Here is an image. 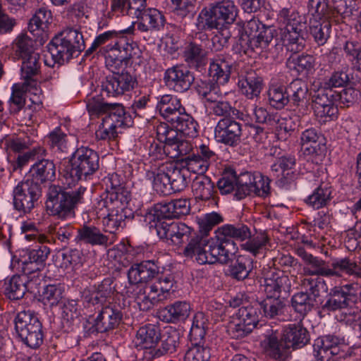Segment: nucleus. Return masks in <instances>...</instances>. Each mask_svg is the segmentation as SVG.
Here are the masks:
<instances>
[{"mask_svg":"<svg viewBox=\"0 0 361 361\" xmlns=\"http://www.w3.org/2000/svg\"><path fill=\"white\" fill-rule=\"evenodd\" d=\"M33 278L26 275H13L5 282V295L12 300H18L23 298L27 291L32 292L35 286L39 283V277Z\"/></svg>","mask_w":361,"mask_h":361,"instance_id":"obj_18","label":"nucleus"},{"mask_svg":"<svg viewBox=\"0 0 361 361\" xmlns=\"http://www.w3.org/2000/svg\"><path fill=\"white\" fill-rule=\"evenodd\" d=\"M231 63L221 56H217L209 65V75L217 85L228 82L231 75Z\"/></svg>","mask_w":361,"mask_h":361,"instance_id":"obj_36","label":"nucleus"},{"mask_svg":"<svg viewBox=\"0 0 361 361\" xmlns=\"http://www.w3.org/2000/svg\"><path fill=\"white\" fill-rule=\"evenodd\" d=\"M242 245L243 250L257 255L268 243L269 238L265 233H260Z\"/></svg>","mask_w":361,"mask_h":361,"instance_id":"obj_62","label":"nucleus"},{"mask_svg":"<svg viewBox=\"0 0 361 361\" xmlns=\"http://www.w3.org/2000/svg\"><path fill=\"white\" fill-rule=\"evenodd\" d=\"M252 259L247 256H239L235 262L229 266L230 276L238 281L247 278L254 267Z\"/></svg>","mask_w":361,"mask_h":361,"instance_id":"obj_41","label":"nucleus"},{"mask_svg":"<svg viewBox=\"0 0 361 361\" xmlns=\"http://www.w3.org/2000/svg\"><path fill=\"white\" fill-rule=\"evenodd\" d=\"M257 308L252 305L243 306L239 308L237 322L231 328V336L240 339L250 334L259 322Z\"/></svg>","mask_w":361,"mask_h":361,"instance_id":"obj_14","label":"nucleus"},{"mask_svg":"<svg viewBox=\"0 0 361 361\" xmlns=\"http://www.w3.org/2000/svg\"><path fill=\"white\" fill-rule=\"evenodd\" d=\"M216 235L223 245L230 243L231 248L233 250V257L238 250L233 240L244 241L251 237L252 233L250 228L247 224L237 222L221 226L216 230Z\"/></svg>","mask_w":361,"mask_h":361,"instance_id":"obj_16","label":"nucleus"},{"mask_svg":"<svg viewBox=\"0 0 361 361\" xmlns=\"http://www.w3.org/2000/svg\"><path fill=\"white\" fill-rule=\"evenodd\" d=\"M330 338H317L313 345L314 356L317 361H338L344 357V353H340L336 345L331 343Z\"/></svg>","mask_w":361,"mask_h":361,"instance_id":"obj_24","label":"nucleus"},{"mask_svg":"<svg viewBox=\"0 0 361 361\" xmlns=\"http://www.w3.org/2000/svg\"><path fill=\"white\" fill-rule=\"evenodd\" d=\"M255 173L244 172L239 176L236 175L237 188L235 192V197L237 200H242L248 195H252V191L255 190L253 188L255 183Z\"/></svg>","mask_w":361,"mask_h":361,"instance_id":"obj_50","label":"nucleus"},{"mask_svg":"<svg viewBox=\"0 0 361 361\" xmlns=\"http://www.w3.org/2000/svg\"><path fill=\"white\" fill-rule=\"evenodd\" d=\"M164 80L167 85L175 84L182 90H188L192 85L194 77L183 65L174 66L168 68L164 74Z\"/></svg>","mask_w":361,"mask_h":361,"instance_id":"obj_27","label":"nucleus"},{"mask_svg":"<svg viewBox=\"0 0 361 361\" xmlns=\"http://www.w3.org/2000/svg\"><path fill=\"white\" fill-rule=\"evenodd\" d=\"M311 23L310 34L318 45H324L330 36L331 28L330 23L328 21H323L322 23L315 21Z\"/></svg>","mask_w":361,"mask_h":361,"instance_id":"obj_59","label":"nucleus"},{"mask_svg":"<svg viewBox=\"0 0 361 361\" xmlns=\"http://www.w3.org/2000/svg\"><path fill=\"white\" fill-rule=\"evenodd\" d=\"M101 84L99 90H130L136 88L137 82L130 74L122 72L106 76L102 79Z\"/></svg>","mask_w":361,"mask_h":361,"instance_id":"obj_25","label":"nucleus"},{"mask_svg":"<svg viewBox=\"0 0 361 361\" xmlns=\"http://www.w3.org/2000/svg\"><path fill=\"white\" fill-rule=\"evenodd\" d=\"M259 310L267 319H274L283 313L285 304L283 301L276 297H266L258 302Z\"/></svg>","mask_w":361,"mask_h":361,"instance_id":"obj_44","label":"nucleus"},{"mask_svg":"<svg viewBox=\"0 0 361 361\" xmlns=\"http://www.w3.org/2000/svg\"><path fill=\"white\" fill-rule=\"evenodd\" d=\"M22 341L31 348H37L44 341L42 323L37 324L18 334Z\"/></svg>","mask_w":361,"mask_h":361,"instance_id":"obj_49","label":"nucleus"},{"mask_svg":"<svg viewBox=\"0 0 361 361\" xmlns=\"http://www.w3.org/2000/svg\"><path fill=\"white\" fill-rule=\"evenodd\" d=\"M276 21L280 26L279 40L287 51L300 52L305 48V39L301 32L305 27L304 17L292 6L282 8L277 13Z\"/></svg>","mask_w":361,"mask_h":361,"instance_id":"obj_2","label":"nucleus"},{"mask_svg":"<svg viewBox=\"0 0 361 361\" xmlns=\"http://www.w3.org/2000/svg\"><path fill=\"white\" fill-rule=\"evenodd\" d=\"M32 178L41 183L52 181L56 176V166L53 161L42 159L36 161L30 171Z\"/></svg>","mask_w":361,"mask_h":361,"instance_id":"obj_34","label":"nucleus"},{"mask_svg":"<svg viewBox=\"0 0 361 361\" xmlns=\"http://www.w3.org/2000/svg\"><path fill=\"white\" fill-rule=\"evenodd\" d=\"M302 288L314 300L320 297L322 291H326L327 286L325 281L321 277L302 276L300 281Z\"/></svg>","mask_w":361,"mask_h":361,"instance_id":"obj_52","label":"nucleus"},{"mask_svg":"<svg viewBox=\"0 0 361 361\" xmlns=\"http://www.w3.org/2000/svg\"><path fill=\"white\" fill-rule=\"evenodd\" d=\"M282 334L290 348L293 349L301 348L310 341L309 332L300 324H290Z\"/></svg>","mask_w":361,"mask_h":361,"instance_id":"obj_32","label":"nucleus"},{"mask_svg":"<svg viewBox=\"0 0 361 361\" xmlns=\"http://www.w3.org/2000/svg\"><path fill=\"white\" fill-rule=\"evenodd\" d=\"M207 319L202 312L197 313L192 321V324L190 331V338L192 343H200L202 344V341L206 335Z\"/></svg>","mask_w":361,"mask_h":361,"instance_id":"obj_56","label":"nucleus"},{"mask_svg":"<svg viewBox=\"0 0 361 361\" xmlns=\"http://www.w3.org/2000/svg\"><path fill=\"white\" fill-rule=\"evenodd\" d=\"M338 92H314L312 95L314 112L321 118L333 119L337 114L336 96ZM323 121H326L324 119Z\"/></svg>","mask_w":361,"mask_h":361,"instance_id":"obj_19","label":"nucleus"},{"mask_svg":"<svg viewBox=\"0 0 361 361\" xmlns=\"http://www.w3.org/2000/svg\"><path fill=\"white\" fill-rule=\"evenodd\" d=\"M264 292L266 297H276L281 298L282 293H288L290 290V281L288 276L283 274L272 273L270 276L264 279Z\"/></svg>","mask_w":361,"mask_h":361,"instance_id":"obj_26","label":"nucleus"},{"mask_svg":"<svg viewBox=\"0 0 361 361\" xmlns=\"http://www.w3.org/2000/svg\"><path fill=\"white\" fill-rule=\"evenodd\" d=\"M192 190L195 198L209 200L214 195V184L208 176L197 175L192 180Z\"/></svg>","mask_w":361,"mask_h":361,"instance_id":"obj_39","label":"nucleus"},{"mask_svg":"<svg viewBox=\"0 0 361 361\" xmlns=\"http://www.w3.org/2000/svg\"><path fill=\"white\" fill-rule=\"evenodd\" d=\"M160 328L154 324H149L139 329L136 335V345L141 348L155 349L157 343L161 341Z\"/></svg>","mask_w":361,"mask_h":361,"instance_id":"obj_28","label":"nucleus"},{"mask_svg":"<svg viewBox=\"0 0 361 361\" xmlns=\"http://www.w3.org/2000/svg\"><path fill=\"white\" fill-rule=\"evenodd\" d=\"M122 319L121 311L115 305H108L102 308L94 320L97 332L104 333L117 327Z\"/></svg>","mask_w":361,"mask_h":361,"instance_id":"obj_21","label":"nucleus"},{"mask_svg":"<svg viewBox=\"0 0 361 361\" xmlns=\"http://www.w3.org/2000/svg\"><path fill=\"white\" fill-rule=\"evenodd\" d=\"M169 172V163L166 161L159 164L157 168L150 173L154 179L153 188L161 195L165 196L173 193Z\"/></svg>","mask_w":361,"mask_h":361,"instance_id":"obj_31","label":"nucleus"},{"mask_svg":"<svg viewBox=\"0 0 361 361\" xmlns=\"http://www.w3.org/2000/svg\"><path fill=\"white\" fill-rule=\"evenodd\" d=\"M106 68L116 75L123 71L126 65V56L117 46L109 44L102 48Z\"/></svg>","mask_w":361,"mask_h":361,"instance_id":"obj_30","label":"nucleus"},{"mask_svg":"<svg viewBox=\"0 0 361 361\" xmlns=\"http://www.w3.org/2000/svg\"><path fill=\"white\" fill-rule=\"evenodd\" d=\"M135 17L139 20L137 29L141 32L158 31L164 26V16L156 8H147Z\"/></svg>","mask_w":361,"mask_h":361,"instance_id":"obj_22","label":"nucleus"},{"mask_svg":"<svg viewBox=\"0 0 361 361\" xmlns=\"http://www.w3.org/2000/svg\"><path fill=\"white\" fill-rule=\"evenodd\" d=\"M75 240L90 244L92 246L108 247L111 245L109 236L102 233L100 229L94 226L85 225L79 228L75 236Z\"/></svg>","mask_w":361,"mask_h":361,"instance_id":"obj_29","label":"nucleus"},{"mask_svg":"<svg viewBox=\"0 0 361 361\" xmlns=\"http://www.w3.org/2000/svg\"><path fill=\"white\" fill-rule=\"evenodd\" d=\"M232 252L230 243L223 245L216 235L214 238H209L203 246L197 262L200 264L216 262L226 264L232 259Z\"/></svg>","mask_w":361,"mask_h":361,"instance_id":"obj_11","label":"nucleus"},{"mask_svg":"<svg viewBox=\"0 0 361 361\" xmlns=\"http://www.w3.org/2000/svg\"><path fill=\"white\" fill-rule=\"evenodd\" d=\"M356 288L354 284H346L342 286H335L331 289L330 297L321 307V312L330 314L332 312L341 310L350 305V302L357 299Z\"/></svg>","mask_w":361,"mask_h":361,"instance_id":"obj_13","label":"nucleus"},{"mask_svg":"<svg viewBox=\"0 0 361 361\" xmlns=\"http://www.w3.org/2000/svg\"><path fill=\"white\" fill-rule=\"evenodd\" d=\"M241 135V125L234 118L220 119L214 128L216 141L231 147H235L240 142Z\"/></svg>","mask_w":361,"mask_h":361,"instance_id":"obj_15","label":"nucleus"},{"mask_svg":"<svg viewBox=\"0 0 361 361\" xmlns=\"http://www.w3.org/2000/svg\"><path fill=\"white\" fill-rule=\"evenodd\" d=\"M99 155L95 151L81 147L73 154L67 173L73 181L86 178L99 169Z\"/></svg>","mask_w":361,"mask_h":361,"instance_id":"obj_8","label":"nucleus"},{"mask_svg":"<svg viewBox=\"0 0 361 361\" xmlns=\"http://www.w3.org/2000/svg\"><path fill=\"white\" fill-rule=\"evenodd\" d=\"M317 304L314 298L303 291L295 293L291 298L292 307L302 316L306 315Z\"/></svg>","mask_w":361,"mask_h":361,"instance_id":"obj_53","label":"nucleus"},{"mask_svg":"<svg viewBox=\"0 0 361 361\" xmlns=\"http://www.w3.org/2000/svg\"><path fill=\"white\" fill-rule=\"evenodd\" d=\"M209 238L208 235L202 233L190 236L183 251L184 257L194 259L197 262L203 246L206 245Z\"/></svg>","mask_w":361,"mask_h":361,"instance_id":"obj_51","label":"nucleus"},{"mask_svg":"<svg viewBox=\"0 0 361 361\" xmlns=\"http://www.w3.org/2000/svg\"><path fill=\"white\" fill-rule=\"evenodd\" d=\"M52 18L51 13L44 7L37 9L30 20L29 31L36 37H43Z\"/></svg>","mask_w":361,"mask_h":361,"instance_id":"obj_35","label":"nucleus"},{"mask_svg":"<svg viewBox=\"0 0 361 361\" xmlns=\"http://www.w3.org/2000/svg\"><path fill=\"white\" fill-rule=\"evenodd\" d=\"M86 105L90 116H104L103 120L118 129L128 127L133 123L130 115L126 113L123 104L109 102L101 94L88 95Z\"/></svg>","mask_w":361,"mask_h":361,"instance_id":"obj_5","label":"nucleus"},{"mask_svg":"<svg viewBox=\"0 0 361 361\" xmlns=\"http://www.w3.org/2000/svg\"><path fill=\"white\" fill-rule=\"evenodd\" d=\"M14 59L19 60L35 53L34 41L27 33H20L11 44Z\"/></svg>","mask_w":361,"mask_h":361,"instance_id":"obj_40","label":"nucleus"},{"mask_svg":"<svg viewBox=\"0 0 361 361\" xmlns=\"http://www.w3.org/2000/svg\"><path fill=\"white\" fill-rule=\"evenodd\" d=\"M264 337L262 343L266 355L276 361H286L290 357V348L283 334L278 329L267 326Z\"/></svg>","mask_w":361,"mask_h":361,"instance_id":"obj_12","label":"nucleus"},{"mask_svg":"<svg viewBox=\"0 0 361 361\" xmlns=\"http://www.w3.org/2000/svg\"><path fill=\"white\" fill-rule=\"evenodd\" d=\"M130 199V192L126 189L109 190L106 189L105 197L99 202V206L107 210H119L130 212L126 205Z\"/></svg>","mask_w":361,"mask_h":361,"instance_id":"obj_23","label":"nucleus"},{"mask_svg":"<svg viewBox=\"0 0 361 361\" xmlns=\"http://www.w3.org/2000/svg\"><path fill=\"white\" fill-rule=\"evenodd\" d=\"M190 312V304L185 301H176L159 311V317L166 322L184 320Z\"/></svg>","mask_w":361,"mask_h":361,"instance_id":"obj_33","label":"nucleus"},{"mask_svg":"<svg viewBox=\"0 0 361 361\" xmlns=\"http://www.w3.org/2000/svg\"><path fill=\"white\" fill-rule=\"evenodd\" d=\"M133 31L134 23L128 28L121 30L119 32L115 30H109L97 35L92 43L90 47L86 51L85 56L91 54L98 47L106 43H108V44H112V45H115L118 41V39L122 38V36H121V33L132 34L133 33Z\"/></svg>","mask_w":361,"mask_h":361,"instance_id":"obj_37","label":"nucleus"},{"mask_svg":"<svg viewBox=\"0 0 361 361\" xmlns=\"http://www.w3.org/2000/svg\"><path fill=\"white\" fill-rule=\"evenodd\" d=\"M169 163L170 169L169 176L172 192H176L183 190L188 185L190 181L188 170L184 167H178L173 162Z\"/></svg>","mask_w":361,"mask_h":361,"instance_id":"obj_43","label":"nucleus"},{"mask_svg":"<svg viewBox=\"0 0 361 361\" xmlns=\"http://www.w3.org/2000/svg\"><path fill=\"white\" fill-rule=\"evenodd\" d=\"M238 9L233 1L224 0L203 8L198 15L197 25L200 30L227 27L235 20Z\"/></svg>","mask_w":361,"mask_h":361,"instance_id":"obj_6","label":"nucleus"},{"mask_svg":"<svg viewBox=\"0 0 361 361\" xmlns=\"http://www.w3.org/2000/svg\"><path fill=\"white\" fill-rule=\"evenodd\" d=\"M42 195L39 183L27 178L19 182L12 190L13 207L20 214H30Z\"/></svg>","mask_w":361,"mask_h":361,"instance_id":"obj_9","label":"nucleus"},{"mask_svg":"<svg viewBox=\"0 0 361 361\" xmlns=\"http://www.w3.org/2000/svg\"><path fill=\"white\" fill-rule=\"evenodd\" d=\"M332 189L329 183L322 182L310 195L306 202L314 209L322 208L331 199Z\"/></svg>","mask_w":361,"mask_h":361,"instance_id":"obj_42","label":"nucleus"},{"mask_svg":"<svg viewBox=\"0 0 361 361\" xmlns=\"http://www.w3.org/2000/svg\"><path fill=\"white\" fill-rule=\"evenodd\" d=\"M159 273V267L154 260L133 264L128 271L130 283H142L153 281Z\"/></svg>","mask_w":361,"mask_h":361,"instance_id":"obj_20","label":"nucleus"},{"mask_svg":"<svg viewBox=\"0 0 361 361\" xmlns=\"http://www.w3.org/2000/svg\"><path fill=\"white\" fill-rule=\"evenodd\" d=\"M107 211V215L102 219V224L106 232L114 233L120 228H123L125 227V221L128 216V213L129 212L116 209Z\"/></svg>","mask_w":361,"mask_h":361,"instance_id":"obj_45","label":"nucleus"},{"mask_svg":"<svg viewBox=\"0 0 361 361\" xmlns=\"http://www.w3.org/2000/svg\"><path fill=\"white\" fill-rule=\"evenodd\" d=\"M47 231L54 242L58 240L63 243L64 246L68 245L74 232L73 227L71 224L64 226L51 224L47 227Z\"/></svg>","mask_w":361,"mask_h":361,"instance_id":"obj_57","label":"nucleus"},{"mask_svg":"<svg viewBox=\"0 0 361 361\" xmlns=\"http://www.w3.org/2000/svg\"><path fill=\"white\" fill-rule=\"evenodd\" d=\"M174 118V122L171 123L180 133L189 137H195L197 135L198 125L191 116L181 112Z\"/></svg>","mask_w":361,"mask_h":361,"instance_id":"obj_46","label":"nucleus"},{"mask_svg":"<svg viewBox=\"0 0 361 361\" xmlns=\"http://www.w3.org/2000/svg\"><path fill=\"white\" fill-rule=\"evenodd\" d=\"M276 21L280 26L279 40L287 51L300 52L305 48V39L301 32L305 27L304 17L292 6L282 8L277 13Z\"/></svg>","mask_w":361,"mask_h":361,"instance_id":"obj_3","label":"nucleus"},{"mask_svg":"<svg viewBox=\"0 0 361 361\" xmlns=\"http://www.w3.org/2000/svg\"><path fill=\"white\" fill-rule=\"evenodd\" d=\"M356 262L350 257L336 258L332 260L330 276L341 277L343 274L352 276Z\"/></svg>","mask_w":361,"mask_h":361,"instance_id":"obj_54","label":"nucleus"},{"mask_svg":"<svg viewBox=\"0 0 361 361\" xmlns=\"http://www.w3.org/2000/svg\"><path fill=\"white\" fill-rule=\"evenodd\" d=\"M322 136L314 128H309L301 135V145L308 154H318L321 149Z\"/></svg>","mask_w":361,"mask_h":361,"instance_id":"obj_47","label":"nucleus"},{"mask_svg":"<svg viewBox=\"0 0 361 361\" xmlns=\"http://www.w3.org/2000/svg\"><path fill=\"white\" fill-rule=\"evenodd\" d=\"M39 323L40 321L35 312L30 310L19 312L14 319L15 330L17 334Z\"/></svg>","mask_w":361,"mask_h":361,"instance_id":"obj_55","label":"nucleus"},{"mask_svg":"<svg viewBox=\"0 0 361 361\" xmlns=\"http://www.w3.org/2000/svg\"><path fill=\"white\" fill-rule=\"evenodd\" d=\"M23 60L21 66L22 81L15 83L11 87V90H31L37 89V81L32 77L37 74L40 68L39 55L38 53H33Z\"/></svg>","mask_w":361,"mask_h":361,"instance_id":"obj_17","label":"nucleus"},{"mask_svg":"<svg viewBox=\"0 0 361 361\" xmlns=\"http://www.w3.org/2000/svg\"><path fill=\"white\" fill-rule=\"evenodd\" d=\"M178 334L173 331V334L168 335L166 337L165 335L161 337V348L154 349L150 351L152 357H159L166 353H172L176 351V348L178 343Z\"/></svg>","mask_w":361,"mask_h":361,"instance_id":"obj_61","label":"nucleus"},{"mask_svg":"<svg viewBox=\"0 0 361 361\" xmlns=\"http://www.w3.org/2000/svg\"><path fill=\"white\" fill-rule=\"evenodd\" d=\"M183 56L189 66L198 68L204 62L206 52L201 45L192 42L185 47Z\"/></svg>","mask_w":361,"mask_h":361,"instance_id":"obj_48","label":"nucleus"},{"mask_svg":"<svg viewBox=\"0 0 361 361\" xmlns=\"http://www.w3.org/2000/svg\"><path fill=\"white\" fill-rule=\"evenodd\" d=\"M217 187L222 195L229 194L237 188L236 173L232 170L226 171L217 183Z\"/></svg>","mask_w":361,"mask_h":361,"instance_id":"obj_63","label":"nucleus"},{"mask_svg":"<svg viewBox=\"0 0 361 361\" xmlns=\"http://www.w3.org/2000/svg\"><path fill=\"white\" fill-rule=\"evenodd\" d=\"M154 230L160 239L176 246H180L188 241L192 231L185 224L171 220H158L155 223Z\"/></svg>","mask_w":361,"mask_h":361,"instance_id":"obj_10","label":"nucleus"},{"mask_svg":"<svg viewBox=\"0 0 361 361\" xmlns=\"http://www.w3.org/2000/svg\"><path fill=\"white\" fill-rule=\"evenodd\" d=\"M210 357L208 347L200 343H193L185 353L184 361H208Z\"/></svg>","mask_w":361,"mask_h":361,"instance_id":"obj_60","label":"nucleus"},{"mask_svg":"<svg viewBox=\"0 0 361 361\" xmlns=\"http://www.w3.org/2000/svg\"><path fill=\"white\" fill-rule=\"evenodd\" d=\"M176 283L171 274L159 273L149 285L140 289L136 297L137 303L142 311H147L159 302L167 299Z\"/></svg>","mask_w":361,"mask_h":361,"instance_id":"obj_7","label":"nucleus"},{"mask_svg":"<svg viewBox=\"0 0 361 361\" xmlns=\"http://www.w3.org/2000/svg\"><path fill=\"white\" fill-rule=\"evenodd\" d=\"M47 48L53 63L45 59V64L49 66H54L55 63L62 65L85 50V41L79 29L66 27L52 38Z\"/></svg>","mask_w":361,"mask_h":361,"instance_id":"obj_1","label":"nucleus"},{"mask_svg":"<svg viewBox=\"0 0 361 361\" xmlns=\"http://www.w3.org/2000/svg\"><path fill=\"white\" fill-rule=\"evenodd\" d=\"M292 54L286 60L287 68L293 73H306L314 67V60L309 54L297 55L298 52Z\"/></svg>","mask_w":361,"mask_h":361,"instance_id":"obj_38","label":"nucleus"},{"mask_svg":"<svg viewBox=\"0 0 361 361\" xmlns=\"http://www.w3.org/2000/svg\"><path fill=\"white\" fill-rule=\"evenodd\" d=\"M305 276H330V267L324 260L314 257L303 268Z\"/></svg>","mask_w":361,"mask_h":361,"instance_id":"obj_58","label":"nucleus"},{"mask_svg":"<svg viewBox=\"0 0 361 361\" xmlns=\"http://www.w3.org/2000/svg\"><path fill=\"white\" fill-rule=\"evenodd\" d=\"M41 298L45 305H57L63 298L61 288L56 285H47L44 288Z\"/></svg>","mask_w":361,"mask_h":361,"instance_id":"obj_64","label":"nucleus"},{"mask_svg":"<svg viewBox=\"0 0 361 361\" xmlns=\"http://www.w3.org/2000/svg\"><path fill=\"white\" fill-rule=\"evenodd\" d=\"M86 188L66 190L61 186L51 185L47 191L46 207L50 214L58 219H66L75 216L74 209L82 202Z\"/></svg>","mask_w":361,"mask_h":361,"instance_id":"obj_4","label":"nucleus"}]
</instances>
